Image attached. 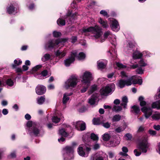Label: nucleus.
<instances>
[{"label": "nucleus", "instance_id": "ddd939ff", "mask_svg": "<svg viewBox=\"0 0 160 160\" xmlns=\"http://www.w3.org/2000/svg\"><path fill=\"white\" fill-rule=\"evenodd\" d=\"M18 6L17 5L11 4L7 8V12L9 14H15L17 12Z\"/></svg>", "mask_w": 160, "mask_h": 160}, {"label": "nucleus", "instance_id": "7c9ffc66", "mask_svg": "<svg viewBox=\"0 0 160 160\" xmlns=\"http://www.w3.org/2000/svg\"><path fill=\"white\" fill-rule=\"evenodd\" d=\"M45 100V98L44 96H41L37 98V103L39 104H42L44 102Z\"/></svg>", "mask_w": 160, "mask_h": 160}, {"label": "nucleus", "instance_id": "6e6d98bb", "mask_svg": "<svg viewBox=\"0 0 160 160\" xmlns=\"http://www.w3.org/2000/svg\"><path fill=\"white\" fill-rule=\"evenodd\" d=\"M125 136L128 138V140H131L132 138L131 134L130 133H127L125 135Z\"/></svg>", "mask_w": 160, "mask_h": 160}, {"label": "nucleus", "instance_id": "aec40b11", "mask_svg": "<svg viewBox=\"0 0 160 160\" xmlns=\"http://www.w3.org/2000/svg\"><path fill=\"white\" fill-rule=\"evenodd\" d=\"M102 33V29L101 28V35ZM111 34L110 32L109 31L106 32L103 34V38L102 37H101V42H102L105 40L106 39L108 36Z\"/></svg>", "mask_w": 160, "mask_h": 160}, {"label": "nucleus", "instance_id": "6e6552de", "mask_svg": "<svg viewBox=\"0 0 160 160\" xmlns=\"http://www.w3.org/2000/svg\"><path fill=\"white\" fill-rule=\"evenodd\" d=\"M78 82L77 77L72 76L65 82L64 87L66 89L73 88L76 85Z\"/></svg>", "mask_w": 160, "mask_h": 160}, {"label": "nucleus", "instance_id": "f704fd0d", "mask_svg": "<svg viewBox=\"0 0 160 160\" xmlns=\"http://www.w3.org/2000/svg\"><path fill=\"white\" fill-rule=\"evenodd\" d=\"M57 23L58 25L59 26H64L65 24V20L60 18L57 20Z\"/></svg>", "mask_w": 160, "mask_h": 160}, {"label": "nucleus", "instance_id": "72a5a7b5", "mask_svg": "<svg viewBox=\"0 0 160 160\" xmlns=\"http://www.w3.org/2000/svg\"><path fill=\"white\" fill-rule=\"evenodd\" d=\"M121 118V117L120 115L117 114L113 116L112 120L114 122H118L119 121Z\"/></svg>", "mask_w": 160, "mask_h": 160}, {"label": "nucleus", "instance_id": "6ab92c4d", "mask_svg": "<svg viewBox=\"0 0 160 160\" xmlns=\"http://www.w3.org/2000/svg\"><path fill=\"white\" fill-rule=\"evenodd\" d=\"M66 53V50H63L62 51L58 50L55 52V55L57 57H58L60 58H61L64 57Z\"/></svg>", "mask_w": 160, "mask_h": 160}, {"label": "nucleus", "instance_id": "0e129e2a", "mask_svg": "<svg viewBox=\"0 0 160 160\" xmlns=\"http://www.w3.org/2000/svg\"><path fill=\"white\" fill-rule=\"evenodd\" d=\"M157 102H153L152 104V108H157Z\"/></svg>", "mask_w": 160, "mask_h": 160}, {"label": "nucleus", "instance_id": "f8f14e48", "mask_svg": "<svg viewBox=\"0 0 160 160\" xmlns=\"http://www.w3.org/2000/svg\"><path fill=\"white\" fill-rule=\"evenodd\" d=\"M73 125L75 128L81 131L84 130L86 128L85 123L82 121H78L74 122Z\"/></svg>", "mask_w": 160, "mask_h": 160}, {"label": "nucleus", "instance_id": "de8ad7c7", "mask_svg": "<svg viewBox=\"0 0 160 160\" xmlns=\"http://www.w3.org/2000/svg\"><path fill=\"white\" fill-rule=\"evenodd\" d=\"M42 67V65H36L35 67H34V68H33L32 69V72H35L36 71H37L40 68H41Z\"/></svg>", "mask_w": 160, "mask_h": 160}, {"label": "nucleus", "instance_id": "b1692460", "mask_svg": "<svg viewBox=\"0 0 160 160\" xmlns=\"http://www.w3.org/2000/svg\"><path fill=\"white\" fill-rule=\"evenodd\" d=\"M122 102L121 103L120 105L122 106H123L124 108H126L127 103L128 102V98L127 96H125L123 97L122 98Z\"/></svg>", "mask_w": 160, "mask_h": 160}, {"label": "nucleus", "instance_id": "774afa93", "mask_svg": "<svg viewBox=\"0 0 160 160\" xmlns=\"http://www.w3.org/2000/svg\"><path fill=\"white\" fill-rule=\"evenodd\" d=\"M113 103L115 104L118 105L120 103V101L119 99H117L114 100Z\"/></svg>", "mask_w": 160, "mask_h": 160}, {"label": "nucleus", "instance_id": "c85d7f7f", "mask_svg": "<svg viewBox=\"0 0 160 160\" xmlns=\"http://www.w3.org/2000/svg\"><path fill=\"white\" fill-rule=\"evenodd\" d=\"M122 109V107L120 106H117L114 105L112 108V111H115L116 112H118Z\"/></svg>", "mask_w": 160, "mask_h": 160}, {"label": "nucleus", "instance_id": "680f3d73", "mask_svg": "<svg viewBox=\"0 0 160 160\" xmlns=\"http://www.w3.org/2000/svg\"><path fill=\"white\" fill-rule=\"evenodd\" d=\"M138 67V64H133L130 66V68L133 69L136 68Z\"/></svg>", "mask_w": 160, "mask_h": 160}, {"label": "nucleus", "instance_id": "bb28decb", "mask_svg": "<svg viewBox=\"0 0 160 160\" xmlns=\"http://www.w3.org/2000/svg\"><path fill=\"white\" fill-rule=\"evenodd\" d=\"M97 89V86L96 85H92L88 92V94L90 95Z\"/></svg>", "mask_w": 160, "mask_h": 160}, {"label": "nucleus", "instance_id": "cd10ccee", "mask_svg": "<svg viewBox=\"0 0 160 160\" xmlns=\"http://www.w3.org/2000/svg\"><path fill=\"white\" fill-rule=\"evenodd\" d=\"M142 53L138 52L137 53H133L132 55L133 58L134 59L141 58L142 56Z\"/></svg>", "mask_w": 160, "mask_h": 160}, {"label": "nucleus", "instance_id": "ea45409f", "mask_svg": "<svg viewBox=\"0 0 160 160\" xmlns=\"http://www.w3.org/2000/svg\"><path fill=\"white\" fill-rule=\"evenodd\" d=\"M152 117V119L155 120H158L160 119V113H157L153 115Z\"/></svg>", "mask_w": 160, "mask_h": 160}, {"label": "nucleus", "instance_id": "338daca9", "mask_svg": "<svg viewBox=\"0 0 160 160\" xmlns=\"http://www.w3.org/2000/svg\"><path fill=\"white\" fill-rule=\"evenodd\" d=\"M114 75V73L113 72L109 73L107 75V77L108 78H112Z\"/></svg>", "mask_w": 160, "mask_h": 160}, {"label": "nucleus", "instance_id": "f257e3e1", "mask_svg": "<svg viewBox=\"0 0 160 160\" xmlns=\"http://www.w3.org/2000/svg\"><path fill=\"white\" fill-rule=\"evenodd\" d=\"M92 79V74L89 72L86 71L83 73L82 76V82L83 88L81 90L82 93L86 92L88 87L90 86V82Z\"/></svg>", "mask_w": 160, "mask_h": 160}, {"label": "nucleus", "instance_id": "37998d69", "mask_svg": "<svg viewBox=\"0 0 160 160\" xmlns=\"http://www.w3.org/2000/svg\"><path fill=\"white\" fill-rule=\"evenodd\" d=\"M101 14L104 17H106L107 18H109L110 16L104 10L101 11Z\"/></svg>", "mask_w": 160, "mask_h": 160}, {"label": "nucleus", "instance_id": "3c124183", "mask_svg": "<svg viewBox=\"0 0 160 160\" xmlns=\"http://www.w3.org/2000/svg\"><path fill=\"white\" fill-rule=\"evenodd\" d=\"M61 33L59 32L54 31L53 32V35L54 37H60L61 35Z\"/></svg>", "mask_w": 160, "mask_h": 160}, {"label": "nucleus", "instance_id": "2f4dec72", "mask_svg": "<svg viewBox=\"0 0 160 160\" xmlns=\"http://www.w3.org/2000/svg\"><path fill=\"white\" fill-rule=\"evenodd\" d=\"M119 86L121 88H124L126 84V80H124L123 79H120L118 82Z\"/></svg>", "mask_w": 160, "mask_h": 160}, {"label": "nucleus", "instance_id": "c756f323", "mask_svg": "<svg viewBox=\"0 0 160 160\" xmlns=\"http://www.w3.org/2000/svg\"><path fill=\"white\" fill-rule=\"evenodd\" d=\"M76 52V53H77V52L75 51ZM77 56H76V57H77L78 59L79 60H83L85 58V54L83 53V52H80V53H79V54L78 55V56H77Z\"/></svg>", "mask_w": 160, "mask_h": 160}, {"label": "nucleus", "instance_id": "a18cd8bd", "mask_svg": "<svg viewBox=\"0 0 160 160\" xmlns=\"http://www.w3.org/2000/svg\"><path fill=\"white\" fill-rule=\"evenodd\" d=\"M106 146L108 147H114L115 145L114 143L113 140H111L109 142L106 144Z\"/></svg>", "mask_w": 160, "mask_h": 160}, {"label": "nucleus", "instance_id": "a19ab883", "mask_svg": "<svg viewBox=\"0 0 160 160\" xmlns=\"http://www.w3.org/2000/svg\"><path fill=\"white\" fill-rule=\"evenodd\" d=\"M93 160H100V153L99 152L96 153L94 155Z\"/></svg>", "mask_w": 160, "mask_h": 160}, {"label": "nucleus", "instance_id": "20e7f679", "mask_svg": "<svg viewBox=\"0 0 160 160\" xmlns=\"http://www.w3.org/2000/svg\"><path fill=\"white\" fill-rule=\"evenodd\" d=\"M77 145V143L74 142L72 143V147L67 146L63 149V155L66 159L70 160L73 158V148Z\"/></svg>", "mask_w": 160, "mask_h": 160}, {"label": "nucleus", "instance_id": "5701e85b", "mask_svg": "<svg viewBox=\"0 0 160 160\" xmlns=\"http://www.w3.org/2000/svg\"><path fill=\"white\" fill-rule=\"evenodd\" d=\"M51 56L48 53L45 54L42 58V60L43 62L49 61L51 60Z\"/></svg>", "mask_w": 160, "mask_h": 160}, {"label": "nucleus", "instance_id": "8fccbe9b", "mask_svg": "<svg viewBox=\"0 0 160 160\" xmlns=\"http://www.w3.org/2000/svg\"><path fill=\"white\" fill-rule=\"evenodd\" d=\"M91 138L94 141H97L98 137L94 133H92L91 136Z\"/></svg>", "mask_w": 160, "mask_h": 160}, {"label": "nucleus", "instance_id": "864d4df0", "mask_svg": "<svg viewBox=\"0 0 160 160\" xmlns=\"http://www.w3.org/2000/svg\"><path fill=\"white\" fill-rule=\"evenodd\" d=\"M6 85L5 80L3 79H0V87H2Z\"/></svg>", "mask_w": 160, "mask_h": 160}, {"label": "nucleus", "instance_id": "603ef678", "mask_svg": "<svg viewBox=\"0 0 160 160\" xmlns=\"http://www.w3.org/2000/svg\"><path fill=\"white\" fill-rule=\"evenodd\" d=\"M116 65L118 67L120 68H124L126 67V66L123 65L121 63L118 62L116 63Z\"/></svg>", "mask_w": 160, "mask_h": 160}, {"label": "nucleus", "instance_id": "e433bc0d", "mask_svg": "<svg viewBox=\"0 0 160 160\" xmlns=\"http://www.w3.org/2000/svg\"><path fill=\"white\" fill-rule=\"evenodd\" d=\"M14 62L15 65L13 64L12 67L13 68H15L16 66H18L20 65L22 63V61L20 60H18V59H15L14 60Z\"/></svg>", "mask_w": 160, "mask_h": 160}, {"label": "nucleus", "instance_id": "e2e57ef3", "mask_svg": "<svg viewBox=\"0 0 160 160\" xmlns=\"http://www.w3.org/2000/svg\"><path fill=\"white\" fill-rule=\"evenodd\" d=\"M25 118L27 120H29L31 119V117L29 114H27L25 116Z\"/></svg>", "mask_w": 160, "mask_h": 160}, {"label": "nucleus", "instance_id": "09e8293b", "mask_svg": "<svg viewBox=\"0 0 160 160\" xmlns=\"http://www.w3.org/2000/svg\"><path fill=\"white\" fill-rule=\"evenodd\" d=\"M101 125H102L104 128H108L110 127V124L108 122L104 123L101 122Z\"/></svg>", "mask_w": 160, "mask_h": 160}, {"label": "nucleus", "instance_id": "1a4fd4ad", "mask_svg": "<svg viewBox=\"0 0 160 160\" xmlns=\"http://www.w3.org/2000/svg\"><path fill=\"white\" fill-rule=\"evenodd\" d=\"M32 122L31 121H28L27 124V127H28L27 130L30 134H33L35 136L38 135L39 133V130L34 125L32 127Z\"/></svg>", "mask_w": 160, "mask_h": 160}, {"label": "nucleus", "instance_id": "c9c22d12", "mask_svg": "<svg viewBox=\"0 0 160 160\" xmlns=\"http://www.w3.org/2000/svg\"><path fill=\"white\" fill-rule=\"evenodd\" d=\"M59 133L62 136L66 137L68 136L67 133L63 129H60L59 130Z\"/></svg>", "mask_w": 160, "mask_h": 160}, {"label": "nucleus", "instance_id": "dca6fc26", "mask_svg": "<svg viewBox=\"0 0 160 160\" xmlns=\"http://www.w3.org/2000/svg\"><path fill=\"white\" fill-rule=\"evenodd\" d=\"M84 147L83 145H80L79 147L78 152L79 155L82 157H86L88 156V153H86L84 152L83 148Z\"/></svg>", "mask_w": 160, "mask_h": 160}, {"label": "nucleus", "instance_id": "5fc2aeb1", "mask_svg": "<svg viewBox=\"0 0 160 160\" xmlns=\"http://www.w3.org/2000/svg\"><path fill=\"white\" fill-rule=\"evenodd\" d=\"M148 132L149 134L151 135H155L156 134V132L155 131L150 129Z\"/></svg>", "mask_w": 160, "mask_h": 160}, {"label": "nucleus", "instance_id": "2eb2a0df", "mask_svg": "<svg viewBox=\"0 0 160 160\" xmlns=\"http://www.w3.org/2000/svg\"><path fill=\"white\" fill-rule=\"evenodd\" d=\"M119 23L117 20L114 19L112 21L110 27L113 31L116 32H118L119 29Z\"/></svg>", "mask_w": 160, "mask_h": 160}, {"label": "nucleus", "instance_id": "f03ea898", "mask_svg": "<svg viewBox=\"0 0 160 160\" xmlns=\"http://www.w3.org/2000/svg\"><path fill=\"white\" fill-rule=\"evenodd\" d=\"M144 99L143 97L140 96L138 98V101L140 102V106L142 107L141 109V111L144 113L145 117L147 119L152 115V111L151 108L145 106L147 103Z\"/></svg>", "mask_w": 160, "mask_h": 160}, {"label": "nucleus", "instance_id": "4c0bfd02", "mask_svg": "<svg viewBox=\"0 0 160 160\" xmlns=\"http://www.w3.org/2000/svg\"><path fill=\"white\" fill-rule=\"evenodd\" d=\"M6 85H7L8 86L11 87L13 85L14 82L11 79H8L6 81H5Z\"/></svg>", "mask_w": 160, "mask_h": 160}, {"label": "nucleus", "instance_id": "7ed1b4c3", "mask_svg": "<svg viewBox=\"0 0 160 160\" xmlns=\"http://www.w3.org/2000/svg\"><path fill=\"white\" fill-rule=\"evenodd\" d=\"M67 41L66 39H60L55 40H50L45 46L46 49H51L58 48L59 46L63 45V43Z\"/></svg>", "mask_w": 160, "mask_h": 160}, {"label": "nucleus", "instance_id": "69168bd1", "mask_svg": "<svg viewBox=\"0 0 160 160\" xmlns=\"http://www.w3.org/2000/svg\"><path fill=\"white\" fill-rule=\"evenodd\" d=\"M153 128L158 131L160 129V125H154L153 126Z\"/></svg>", "mask_w": 160, "mask_h": 160}, {"label": "nucleus", "instance_id": "412c9836", "mask_svg": "<svg viewBox=\"0 0 160 160\" xmlns=\"http://www.w3.org/2000/svg\"><path fill=\"white\" fill-rule=\"evenodd\" d=\"M132 110H131V112H133L136 114H137L140 112V109L139 107L136 105H134L131 107Z\"/></svg>", "mask_w": 160, "mask_h": 160}, {"label": "nucleus", "instance_id": "49530a36", "mask_svg": "<svg viewBox=\"0 0 160 160\" xmlns=\"http://www.w3.org/2000/svg\"><path fill=\"white\" fill-rule=\"evenodd\" d=\"M136 71L137 74H142L144 73V70H143L141 67H138L136 70Z\"/></svg>", "mask_w": 160, "mask_h": 160}, {"label": "nucleus", "instance_id": "f3484780", "mask_svg": "<svg viewBox=\"0 0 160 160\" xmlns=\"http://www.w3.org/2000/svg\"><path fill=\"white\" fill-rule=\"evenodd\" d=\"M72 94L71 92L68 93H65L63 95L62 102L64 104H66L70 100V96Z\"/></svg>", "mask_w": 160, "mask_h": 160}, {"label": "nucleus", "instance_id": "9b49d317", "mask_svg": "<svg viewBox=\"0 0 160 160\" xmlns=\"http://www.w3.org/2000/svg\"><path fill=\"white\" fill-rule=\"evenodd\" d=\"M77 55V53L75 51H73L72 52L70 57L66 59L64 61L65 66H69L70 64L75 60V58L76 57Z\"/></svg>", "mask_w": 160, "mask_h": 160}, {"label": "nucleus", "instance_id": "473e14b6", "mask_svg": "<svg viewBox=\"0 0 160 160\" xmlns=\"http://www.w3.org/2000/svg\"><path fill=\"white\" fill-rule=\"evenodd\" d=\"M111 138L110 135L108 133H105L102 136V138L104 141H108Z\"/></svg>", "mask_w": 160, "mask_h": 160}, {"label": "nucleus", "instance_id": "bf43d9fd", "mask_svg": "<svg viewBox=\"0 0 160 160\" xmlns=\"http://www.w3.org/2000/svg\"><path fill=\"white\" fill-rule=\"evenodd\" d=\"M122 150L123 152L125 153H127L128 151V148L126 147H122Z\"/></svg>", "mask_w": 160, "mask_h": 160}, {"label": "nucleus", "instance_id": "58836bf2", "mask_svg": "<svg viewBox=\"0 0 160 160\" xmlns=\"http://www.w3.org/2000/svg\"><path fill=\"white\" fill-rule=\"evenodd\" d=\"M140 67H144L147 65L146 63H145L143 59H141L138 62V64Z\"/></svg>", "mask_w": 160, "mask_h": 160}, {"label": "nucleus", "instance_id": "13d9d810", "mask_svg": "<svg viewBox=\"0 0 160 160\" xmlns=\"http://www.w3.org/2000/svg\"><path fill=\"white\" fill-rule=\"evenodd\" d=\"M8 112V110L7 109H4L2 110V113L4 115H7Z\"/></svg>", "mask_w": 160, "mask_h": 160}, {"label": "nucleus", "instance_id": "4468645a", "mask_svg": "<svg viewBox=\"0 0 160 160\" xmlns=\"http://www.w3.org/2000/svg\"><path fill=\"white\" fill-rule=\"evenodd\" d=\"M45 87L42 85H38L36 88V93L39 95L44 94L46 92Z\"/></svg>", "mask_w": 160, "mask_h": 160}, {"label": "nucleus", "instance_id": "a211bd4d", "mask_svg": "<svg viewBox=\"0 0 160 160\" xmlns=\"http://www.w3.org/2000/svg\"><path fill=\"white\" fill-rule=\"evenodd\" d=\"M48 75V72L47 70L43 71L41 73L37 74L35 76L37 78L42 79L44 78V77L47 76Z\"/></svg>", "mask_w": 160, "mask_h": 160}, {"label": "nucleus", "instance_id": "a878e982", "mask_svg": "<svg viewBox=\"0 0 160 160\" xmlns=\"http://www.w3.org/2000/svg\"><path fill=\"white\" fill-rule=\"evenodd\" d=\"M103 28H107L108 27L107 22L106 20H103L101 18V27Z\"/></svg>", "mask_w": 160, "mask_h": 160}, {"label": "nucleus", "instance_id": "0eeeda50", "mask_svg": "<svg viewBox=\"0 0 160 160\" xmlns=\"http://www.w3.org/2000/svg\"><path fill=\"white\" fill-rule=\"evenodd\" d=\"M115 88V84L112 83L108 84L105 87L101 89V96H107L113 91Z\"/></svg>", "mask_w": 160, "mask_h": 160}, {"label": "nucleus", "instance_id": "4d7b16f0", "mask_svg": "<svg viewBox=\"0 0 160 160\" xmlns=\"http://www.w3.org/2000/svg\"><path fill=\"white\" fill-rule=\"evenodd\" d=\"M99 144L96 143L93 145V148L94 150H96L98 149L99 148Z\"/></svg>", "mask_w": 160, "mask_h": 160}, {"label": "nucleus", "instance_id": "393cba45", "mask_svg": "<svg viewBox=\"0 0 160 160\" xmlns=\"http://www.w3.org/2000/svg\"><path fill=\"white\" fill-rule=\"evenodd\" d=\"M58 117H59V118L57 116L53 117L52 118V122L55 123H58L59 122L60 119H62L63 118V116L62 115H59Z\"/></svg>", "mask_w": 160, "mask_h": 160}, {"label": "nucleus", "instance_id": "052dcab7", "mask_svg": "<svg viewBox=\"0 0 160 160\" xmlns=\"http://www.w3.org/2000/svg\"><path fill=\"white\" fill-rule=\"evenodd\" d=\"M77 37L75 36L72 37L71 39V42L74 43L75 42H76V41H77Z\"/></svg>", "mask_w": 160, "mask_h": 160}, {"label": "nucleus", "instance_id": "423d86ee", "mask_svg": "<svg viewBox=\"0 0 160 160\" xmlns=\"http://www.w3.org/2000/svg\"><path fill=\"white\" fill-rule=\"evenodd\" d=\"M80 32L82 33L87 32H91L94 34V36L96 38H98L100 37V30L98 26L96 25L94 27H91L88 28H83L80 30Z\"/></svg>", "mask_w": 160, "mask_h": 160}, {"label": "nucleus", "instance_id": "9d476101", "mask_svg": "<svg viewBox=\"0 0 160 160\" xmlns=\"http://www.w3.org/2000/svg\"><path fill=\"white\" fill-rule=\"evenodd\" d=\"M100 95L99 94L95 93L93 94L88 99V103L92 106L97 105L99 100Z\"/></svg>", "mask_w": 160, "mask_h": 160}, {"label": "nucleus", "instance_id": "c03bdc74", "mask_svg": "<svg viewBox=\"0 0 160 160\" xmlns=\"http://www.w3.org/2000/svg\"><path fill=\"white\" fill-rule=\"evenodd\" d=\"M92 122L94 125H97L99 124L100 123V119L98 118H94L92 120Z\"/></svg>", "mask_w": 160, "mask_h": 160}, {"label": "nucleus", "instance_id": "39448f33", "mask_svg": "<svg viewBox=\"0 0 160 160\" xmlns=\"http://www.w3.org/2000/svg\"><path fill=\"white\" fill-rule=\"evenodd\" d=\"M148 143L147 141L143 140L139 142L137 146V148L139 149L140 151H138L137 149H135L133 151L134 153L136 156H139L141 154V150L142 152L146 153L147 152V149L148 147L147 145Z\"/></svg>", "mask_w": 160, "mask_h": 160}, {"label": "nucleus", "instance_id": "4be33fe9", "mask_svg": "<svg viewBox=\"0 0 160 160\" xmlns=\"http://www.w3.org/2000/svg\"><path fill=\"white\" fill-rule=\"evenodd\" d=\"M108 62V61L106 59H102L101 60V70L106 68Z\"/></svg>", "mask_w": 160, "mask_h": 160}, {"label": "nucleus", "instance_id": "79ce46f5", "mask_svg": "<svg viewBox=\"0 0 160 160\" xmlns=\"http://www.w3.org/2000/svg\"><path fill=\"white\" fill-rule=\"evenodd\" d=\"M134 76L132 77L131 78H130L128 79L127 80H126V85L127 86H130L132 84V80L133 78V77Z\"/></svg>", "mask_w": 160, "mask_h": 160}]
</instances>
